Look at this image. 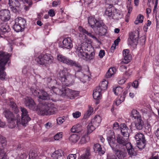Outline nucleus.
<instances>
[{
    "mask_svg": "<svg viewBox=\"0 0 159 159\" xmlns=\"http://www.w3.org/2000/svg\"><path fill=\"white\" fill-rule=\"evenodd\" d=\"M75 48V52L79 58L86 61L90 60L93 58L94 52H91L89 55L87 52V51H89L92 49L90 43L84 42L81 44L76 45Z\"/></svg>",
    "mask_w": 159,
    "mask_h": 159,
    "instance_id": "nucleus-1",
    "label": "nucleus"
},
{
    "mask_svg": "<svg viewBox=\"0 0 159 159\" xmlns=\"http://www.w3.org/2000/svg\"><path fill=\"white\" fill-rule=\"evenodd\" d=\"M59 80L61 81L63 86H69L74 83L75 78L74 75L72 71L66 68H64L61 70L57 75Z\"/></svg>",
    "mask_w": 159,
    "mask_h": 159,
    "instance_id": "nucleus-2",
    "label": "nucleus"
},
{
    "mask_svg": "<svg viewBox=\"0 0 159 159\" xmlns=\"http://www.w3.org/2000/svg\"><path fill=\"white\" fill-rule=\"evenodd\" d=\"M36 111L39 115L48 116L54 114L57 109L53 103L49 102H46L39 106Z\"/></svg>",
    "mask_w": 159,
    "mask_h": 159,
    "instance_id": "nucleus-3",
    "label": "nucleus"
},
{
    "mask_svg": "<svg viewBox=\"0 0 159 159\" xmlns=\"http://www.w3.org/2000/svg\"><path fill=\"white\" fill-rule=\"evenodd\" d=\"M11 56L7 53L3 51L0 52V80H4L5 79L6 73L4 70L5 66Z\"/></svg>",
    "mask_w": 159,
    "mask_h": 159,
    "instance_id": "nucleus-4",
    "label": "nucleus"
},
{
    "mask_svg": "<svg viewBox=\"0 0 159 159\" xmlns=\"http://www.w3.org/2000/svg\"><path fill=\"white\" fill-rule=\"evenodd\" d=\"M35 60L39 64L47 66L53 63L54 58L50 54H41Z\"/></svg>",
    "mask_w": 159,
    "mask_h": 159,
    "instance_id": "nucleus-5",
    "label": "nucleus"
},
{
    "mask_svg": "<svg viewBox=\"0 0 159 159\" xmlns=\"http://www.w3.org/2000/svg\"><path fill=\"white\" fill-rule=\"evenodd\" d=\"M33 95L38 97L39 99L42 100H51L53 101H55L56 100L51 98V96L44 90H39L35 86L31 87L30 89Z\"/></svg>",
    "mask_w": 159,
    "mask_h": 159,
    "instance_id": "nucleus-6",
    "label": "nucleus"
},
{
    "mask_svg": "<svg viewBox=\"0 0 159 159\" xmlns=\"http://www.w3.org/2000/svg\"><path fill=\"white\" fill-rule=\"evenodd\" d=\"M47 80L48 83V85L49 89H51V92L52 93H54L56 95H60L57 93L59 91L63 90L64 88L62 87L61 86L59 85V84H57L56 80H52L51 78H48Z\"/></svg>",
    "mask_w": 159,
    "mask_h": 159,
    "instance_id": "nucleus-7",
    "label": "nucleus"
},
{
    "mask_svg": "<svg viewBox=\"0 0 159 159\" xmlns=\"http://www.w3.org/2000/svg\"><path fill=\"white\" fill-rule=\"evenodd\" d=\"M21 112V117L20 120L17 119L16 124L18 126L22 124L24 126H26L28 122L30 120V118L28 114V112L27 110L24 108L20 107Z\"/></svg>",
    "mask_w": 159,
    "mask_h": 159,
    "instance_id": "nucleus-8",
    "label": "nucleus"
},
{
    "mask_svg": "<svg viewBox=\"0 0 159 159\" xmlns=\"http://www.w3.org/2000/svg\"><path fill=\"white\" fill-rule=\"evenodd\" d=\"M3 115L10 123L9 127L12 128L16 125V118L15 116L9 110L6 109L3 112Z\"/></svg>",
    "mask_w": 159,
    "mask_h": 159,
    "instance_id": "nucleus-9",
    "label": "nucleus"
},
{
    "mask_svg": "<svg viewBox=\"0 0 159 159\" xmlns=\"http://www.w3.org/2000/svg\"><path fill=\"white\" fill-rule=\"evenodd\" d=\"M139 32L138 30L131 32L129 34L128 39L129 45L131 46L136 45L139 39Z\"/></svg>",
    "mask_w": 159,
    "mask_h": 159,
    "instance_id": "nucleus-10",
    "label": "nucleus"
},
{
    "mask_svg": "<svg viewBox=\"0 0 159 159\" xmlns=\"http://www.w3.org/2000/svg\"><path fill=\"white\" fill-rule=\"evenodd\" d=\"M76 92L68 88H64L63 90L59 91L57 93L62 97L67 96L71 99L76 95Z\"/></svg>",
    "mask_w": 159,
    "mask_h": 159,
    "instance_id": "nucleus-11",
    "label": "nucleus"
},
{
    "mask_svg": "<svg viewBox=\"0 0 159 159\" xmlns=\"http://www.w3.org/2000/svg\"><path fill=\"white\" fill-rule=\"evenodd\" d=\"M89 24L91 27L96 30V28H100L102 26V22L101 21H98L94 17L90 16L88 18Z\"/></svg>",
    "mask_w": 159,
    "mask_h": 159,
    "instance_id": "nucleus-12",
    "label": "nucleus"
},
{
    "mask_svg": "<svg viewBox=\"0 0 159 159\" xmlns=\"http://www.w3.org/2000/svg\"><path fill=\"white\" fill-rule=\"evenodd\" d=\"M59 46L63 49L66 48L68 49H71L73 47V44L71 39L70 38H65L62 42L59 43Z\"/></svg>",
    "mask_w": 159,
    "mask_h": 159,
    "instance_id": "nucleus-13",
    "label": "nucleus"
},
{
    "mask_svg": "<svg viewBox=\"0 0 159 159\" xmlns=\"http://www.w3.org/2000/svg\"><path fill=\"white\" fill-rule=\"evenodd\" d=\"M108 143L112 150L113 151H116L117 149V148H119V145H117L115 139V137L114 134L113 133L108 136L107 138Z\"/></svg>",
    "mask_w": 159,
    "mask_h": 159,
    "instance_id": "nucleus-14",
    "label": "nucleus"
},
{
    "mask_svg": "<svg viewBox=\"0 0 159 159\" xmlns=\"http://www.w3.org/2000/svg\"><path fill=\"white\" fill-rule=\"evenodd\" d=\"M24 100V103L26 107L32 110L36 109V104L31 98L26 97Z\"/></svg>",
    "mask_w": 159,
    "mask_h": 159,
    "instance_id": "nucleus-15",
    "label": "nucleus"
},
{
    "mask_svg": "<svg viewBox=\"0 0 159 159\" xmlns=\"http://www.w3.org/2000/svg\"><path fill=\"white\" fill-rule=\"evenodd\" d=\"M72 72H74L73 75L75 77L78 78L80 79V81L84 83L86 82V80H89V77L88 76L84 75L82 72L80 71L75 72L74 70H72Z\"/></svg>",
    "mask_w": 159,
    "mask_h": 159,
    "instance_id": "nucleus-16",
    "label": "nucleus"
},
{
    "mask_svg": "<svg viewBox=\"0 0 159 159\" xmlns=\"http://www.w3.org/2000/svg\"><path fill=\"white\" fill-rule=\"evenodd\" d=\"M121 135L118 134L116 136V140L118 143L123 146L125 145L128 143L129 136L126 135Z\"/></svg>",
    "mask_w": 159,
    "mask_h": 159,
    "instance_id": "nucleus-17",
    "label": "nucleus"
},
{
    "mask_svg": "<svg viewBox=\"0 0 159 159\" xmlns=\"http://www.w3.org/2000/svg\"><path fill=\"white\" fill-rule=\"evenodd\" d=\"M8 4L12 10H18L20 6V4L17 0H9Z\"/></svg>",
    "mask_w": 159,
    "mask_h": 159,
    "instance_id": "nucleus-18",
    "label": "nucleus"
},
{
    "mask_svg": "<svg viewBox=\"0 0 159 159\" xmlns=\"http://www.w3.org/2000/svg\"><path fill=\"white\" fill-rule=\"evenodd\" d=\"M129 51L126 49L124 50L123 52L124 59L123 62L125 63H127L132 59L131 56L129 54Z\"/></svg>",
    "mask_w": 159,
    "mask_h": 159,
    "instance_id": "nucleus-19",
    "label": "nucleus"
},
{
    "mask_svg": "<svg viewBox=\"0 0 159 159\" xmlns=\"http://www.w3.org/2000/svg\"><path fill=\"white\" fill-rule=\"evenodd\" d=\"M120 129L121 132L123 135H126L129 136L130 130L125 123L120 124Z\"/></svg>",
    "mask_w": 159,
    "mask_h": 159,
    "instance_id": "nucleus-20",
    "label": "nucleus"
},
{
    "mask_svg": "<svg viewBox=\"0 0 159 159\" xmlns=\"http://www.w3.org/2000/svg\"><path fill=\"white\" fill-rule=\"evenodd\" d=\"M102 91L100 87H97L93 92V98L97 100L100 99L101 98Z\"/></svg>",
    "mask_w": 159,
    "mask_h": 159,
    "instance_id": "nucleus-21",
    "label": "nucleus"
},
{
    "mask_svg": "<svg viewBox=\"0 0 159 159\" xmlns=\"http://www.w3.org/2000/svg\"><path fill=\"white\" fill-rule=\"evenodd\" d=\"M126 147L129 155L131 157L135 156L136 155V152L132 148V146L130 143H128L126 144Z\"/></svg>",
    "mask_w": 159,
    "mask_h": 159,
    "instance_id": "nucleus-22",
    "label": "nucleus"
},
{
    "mask_svg": "<svg viewBox=\"0 0 159 159\" xmlns=\"http://www.w3.org/2000/svg\"><path fill=\"white\" fill-rule=\"evenodd\" d=\"M101 117L99 115H96L92 119L90 122L96 127H98L101 122Z\"/></svg>",
    "mask_w": 159,
    "mask_h": 159,
    "instance_id": "nucleus-23",
    "label": "nucleus"
},
{
    "mask_svg": "<svg viewBox=\"0 0 159 159\" xmlns=\"http://www.w3.org/2000/svg\"><path fill=\"white\" fill-rule=\"evenodd\" d=\"M57 58L59 61L68 65L70 60L68 58L60 54L57 55Z\"/></svg>",
    "mask_w": 159,
    "mask_h": 159,
    "instance_id": "nucleus-24",
    "label": "nucleus"
},
{
    "mask_svg": "<svg viewBox=\"0 0 159 159\" xmlns=\"http://www.w3.org/2000/svg\"><path fill=\"white\" fill-rule=\"evenodd\" d=\"M118 148H116L117 150L116 151H114L115 152L116 154L119 159H125V157L126 155V152H125L124 150H119Z\"/></svg>",
    "mask_w": 159,
    "mask_h": 159,
    "instance_id": "nucleus-25",
    "label": "nucleus"
},
{
    "mask_svg": "<svg viewBox=\"0 0 159 159\" xmlns=\"http://www.w3.org/2000/svg\"><path fill=\"white\" fill-rule=\"evenodd\" d=\"M15 22H16V23H18L24 28L26 25V20L25 19L21 17H18L16 18L15 20Z\"/></svg>",
    "mask_w": 159,
    "mask_h": 159,
    "instance_id": "nucleus-26",
    "label": "nucleus"
},
{
    "mask_svg": "<svg viewBox=\"0 0 159 159\" xmlns=\"http://www.w3.org/2000/svg\"><path fill=\"white\" fill-rule=\"evenodd\" d=\"M135 122V126L137 129L141 130L142 129L143 122L141 118L136 120Z\"/></svg>",
    "mask_w": 159,
    "mask_h": 159,
    "instance_id": "nucleus-27",
    "label": "nucleus"
},
{
    "mask_svg": "<svg viewBox=\"0 0 159 159\" xmlns=\"http://www.w3.org/2000/svg\"><path fill=\"white\" fill-rule=\"evenodd\" d=\"M63 153L61 150H57L54 152L51 155V157L54 159H57L61 156Z\"/></svg>",
    "mask_w": 159,
    "mask_h": 159,
    "instance_id": "nucleus-28",
    "label": "nucleus"
},
{
    "mask_svg": "<svg viewBox=\"0 0 159 159\" xmlns=\"http://www.w3.org/2000/svg\"><path fill=\"white\" fill-rule=\"evenodd\" d=\"M130 116L132 118L137 120L141 118V116L139 112L136 110H133L131 113Z\"/></svg>",
    "mask_w": 159,
    "mask_h": 159,
    "instance_id": "nucleus-29",
    "label": "nucleus"
},
{
    "mask_svg": "<svg viewBox=\"0 0 159 159\" xmlns=\"http://www.w3.org/2000/svg\"><path fill=\"white\" fill-rule=\"evenodd\" d=\"M93 149L95 152H98L100 155H102L104 154L105 152L102 150V148L101 145L98 143L95 144L93 147Z\"/></svg>",
    "mask_w": 159,
    "mask_h": 159,
    "instance_id": "nucleus-30",
    "label": "nucleus"
},
{
    "mask_svg": "<svg viewBox=\"0 0 159 159\" xmlns=\"http://www.w3.org/2000/svg\"><path fill=\"white\" fill-rule=\"evenodd\" d=\"M82 129L81 125L80 124H77L74 125L71 128V130L72 132L79 133Z\"/></svg>",
    "mask_w": 159,
    "mask_h": 159,
    "instance_id": "nucleus-31",
    "label": "nucleus"
},
{
    "mask_svg": "<svg viewBox=\"0 0 159 159\" xmlns=\"http://www.w3.org/2000/svg\"><path fill=\"white\" fill-rule=\"evenodd\" d=\"M0 29L1 31L4 33L9 32L10 30L9 26L4 23L0 25Z\"/></svg>",
    "mask_w": 159,
    "mask_h": 159,
    "instance_id": "nucleus-32",
    "label": "nucleus"
},
{
    "mask_svg": "<svg viewBox=\"0 0 159 159\" xmlns=\"http://www.w3.org/2000/svg\"><path fill=\"white\" fill-rule=\"evenodd\" d=\"M116 69L114 67L111 68L109 69L106 74L107 78H109L111 77L112 75L116 73Z\"/></svg>",
    "mask_w": 159,
    "mask_h": 159,
    "instance_id": "nucleus-33",
    "label": "nucleus"
},
{
    "mask_svg": "<svg viewBox=\"0 0 159 159\" xmlns=\"http://www.w3.org/2000/svg\"><path fill=\"white\" fill-rule=\"evenodd\" d=\"M78 30L79 31L81 32L84 34H85L88 36L91 37L92 38L96 39V37L93 35L92 34L88 32L85 30L81 26H79L78 28Z\"/></svg>",
    "mask_w": 159,
    "mask_h": 159,
    "instance_id": "nucleus-34",
    "label": "nucleus"
},
{
    "mask_svg": "<svg viewBox=\"0 0 159 159\" xmlns=\"http://www.w3.org/2000/svg\"><path fill=\"white\" fill-rule=\"evenodd\" d=\"M108 84V82L107 81L105 80H103L100 84L98 87H100V89L102 91L105 90L107 88Z\"/></svg>",
    "mask_w": 159,
    "mask_h": 159,
    "instance_id": "nucleus-35",
    "label": "nucleus"
},
{
    "mask_svg": "<svg viewBox=\"0 0 159 159\" xmlns=\"http://www.w3.org/2000/svg\"><path fill=\"white\" fill-rule=\"evenodd\" d=\"M113 91L114 93L116 95L120 96V94H121L123 90L122 88L120 87H117L113 88Z\"/></svg>",
    "mask_w": 159,
    "mask_h": 159,
    "instance_id": "nucleus-36",
    "label": "nucleus"
},
{
    "mask_svg": "<svg viewBox=\"0 0 159 159\" xmlns=\"http://www.w3.org/2000/svg\"><path fill=\"white\" fill-rule=\"evenodd\" d=\"M68 65L72 66H75L76 67L79 68V70H81V66L78 62L70 59Z\"/></svg>",
    "mask_w": 159,
    "mask_h": 159,
    "instance_id": "nucleus-37",
    "label": "nucleus"
},
{
    "mask_svg": "<svg viewBox=\"0 0 159 159\" xmlns=\"http://www.w3.org/2000/svg\"><path fill=\"white\" fill-rule=\"evenodd\" d=\"M25 156V155L22 154L20 157V159H22ZM0 157H2L1 159H6V155L3 149L0 148ZM16 159H18L17 158Z\"/></svg>",
    "mask_w": 159,
    "mask_h": 159,
    "instance_id": "nucleus-38",
    "label": "nucleus"
},
{
    "mask_svg": "<svg viewBox=\"0 0 159 159\" xmlns=\"http://www.w3.org/2000/svg\"><path fill=\"white\" fill-rule=\"evenodd\" d=\"M91 158L89 150H87L86 152L82 155L78 159H90Z\"/></svg>",
    "mask_w": 159,
    "mask_h": 159,
    "instance_id": "nucleus-39",
    "label": "nucleus"
},
{
    "mask_svg": "<svg viewBox=\"0 0 159 159\" xmlns=\"http://www.w3.org/2000/svg\"><path fill=\"white\" fill-rule=\"evenodd\" d=\"M80 137L77 135L73 134L70 136L69 140L73 143H76L79 139Z\"/></svg>",
    "mask_w": 159,
    "mask_h": 159,
    "instance_id": "nucleus-40",
    "label": "nucleus"
},
{
    "mask_svg": "<svg viewBox=\"0 0 159 159\" xmlns=\"http://www.w3.org/2000/svg\"><path fill=\"white\" fill-rule=\"evenodd\" d=\"M10 105L11 106L12 110L14 111L15 113H17L18 112V109L17 107L16 104L13 101L12 99H10Z\"/></svg>",
    "mask_w": 159,
    "mask_h": 159,
    "instance_id": "nucleus-41",
    "label": "nucleus"
},
{
    "mask_svg": "<svg viewBox=\"0 0 159 159\" xmlns=\"http://www.w3.org/2000/svg\"><path fill=\"white\" fill-rule=\"evenodd\" d=\"M88 109L84 114V117L85 118L89 117L92 113L93 111V108L92 107L90 106H89Z\"/></svg>",
    "mask_w": 159,
    "mask_h": 159,
    "instance_id": "nucleus-42",
    "label": "nucleus"
},
{
    "mask_svg": "<svg viewBox=\"0 0 159 159\" xmlns=\"http://www.w3.org/2000/svg\"><path fill=\"white\" fill-rule=\"evenodd\" d=\"M96 127L92 124V123L90 122L87 126L88 133H92Z\"/></svg>",
    "mask_w": 159,
    "mask_h": 159,
    "instance_id": "nucleus-43",
    "label": "nucleus"
},
{
    "mask_svg": "<svg viewBox=\"0 0 159 159\" xmlns=\"http://www.w3.org/2000/svg\"><path fill=\"white\" fill-rule=\"evenodd\" d=\"M135 139L137 142L145 140L144 135L140 133H138L136 135Z\"/></svg>",
    "mask_w": 159,
    "mask_h": 159,
    "instance_id": "nucleus-44",
    "label": "nucleus"
},
{
    "mask_svg": "<svg viewBox=\"0 0 159 159\" xmlns=\"http://www.w3.org/2000/svg\"><path fill=\"white\" fill-rule=\"evenodd\" d=\"M13 29L16 32H19L23 31L24 28H22L18 23H16V22H15V24L13 26Z\"/></svg>",
    "mask_w": 159,
    "mask_h": 159,
    "instance_id": "nucleus-45",
    "label": "nucleus"
},
{
    "mask_svg": "<svg viewBox=\"0 0 159 159\" xmlns=\"http://www.w3.org/2000/svg\"><path fill=\"white\" fill-rule=\"evenodd\" d=\"M125 100L124 97L119 96L114 102L116 105L118 106L124 101Z\"/></svg>",
    "mask_w": 159,
    "mask_h": 159,
    "instance_id": "nucleus-46",
    "label": "nucleus"
},
{
    "mask_svg": "<svg viewBox=\"0 0 159 159\" xmlns=\"http://www.w3.org/2000/svg\"><path fill=\"white\" fill-rule=\"evenodd\" d=\"M89 139V138L87 135H83L81 138L80 143L81 144H84L87 142Z\"/></svg>",
    "mask_w": 159,
    "mask_h": 159,
    "instance_id": "nucleus-47",
    "label": "nucleus"
},
{
    "mask_svg": "<svg viewBox=\"0 0 159 159\" xmlns=\"http://www.w3.org/2000/svg\"><path fill=\"white\" fill-rule=\"evenodd\" d=\"M143 15L139 14V15L134 21V23L136 25H138L139 23H142L143 21Z\"/></svg>",
    "mask_w": 159,
    "mask_h": 159,
    "instance_id": "nucleus-48",
    "label": "nucleus"
},
{
    "mask_svg": "<svg viewBox=\"0 0 159 159\" xmlns=\"http://www.w3.org/2000/svg\"><path fill=\"white\" fill-rule=\"evenodd\" d=\"M145 140L140 141L137 142V147L140 149L144 148L145 146Z\"/></svg>",
    "mask_w": 159,
    "mask_h": 159,
    "instance_id": "nucleus-49",
    "label": "nucleus"
},
{
    "mask_svg": "<svg viewBox=\"0 0 159 159\" xmlns=\"http://www.w3.org/2000/svg\"><path fill=\"white\" fill-rule=\"evenodd\" d=\"M0 143L2 145L3 147H4L7 145V142L5 137L0 134Z\"/></svg>",
    "mask_w": 159,
    "mask_h": 159,
    "instance_id": "nucleus-50",
    "label": "nucleus"
},
{
    "mask_svg": "<svg viewBox=\"0 0 159 159\" xmlns=\"http://www.w3.org/2000/svg\"><path fill=\"white\" fill-rule=\"evenodd\" d=\"M104 16L108 17L109 18H113L114 14L112 11H105Z\"/></svg>",
    "mask_w": 159,
    "mask_h": 159,
    "instance_id": "nucleus-51",
    "label": "nucleus"
},
{
    "mask_svg": "<svg viewBox=\"0 0 159 159\" xmlns=\"http://www.w3.org/2000/svg\"><path fill=\"white\" fill-rule=\"evenodd\" d=\"M63 133L59 132L56 134L54 136V139L56 140H60L62 137Z\"/></svg>",
    "mask_w": 159,
    "mask_h": 159,
    "instance_id": "nucleus-52",
    "label": "nucleus"
},
{
    "mask_svg": "<svg viewBox=\"0 0 159 159\" xmlns=\"http://www.w3.org/2000/svg\"><path fill=\"white\" fill-rule=\"evenodd\" d=\"M120 39L119 37L114 41V44H113L111 47V49L114 50L115 49L116 46L119 43L120 41Z\"/></svg>",
    "mask_w": 159,
    "mask_h": 159,
    "instance_id": "nucleus-53",
    "label": "nucleus"
},
{
    "mask_svg": "<svg viewBox=\"0 0 159 159\" xmlns=\"http://www.w3.org/2000/svg\"><path fill=\"white\" fill-rule=\"evenodd\" d=\"M105 7L106 10H107L108 9H110L111 10H114V9L115 10H117L115 8L112 4H106L105 5Z\"/></svg>",
    "mask_w": 159,
    "mask_h": 159,
    "instance_id": "nucleus-54",
    "label": "nucleus"
},
{
    "mask_svg": "<svg viewBox=\"0 0 159 159\" xmlns=\"http://www.w3.org/2000/svg\"><path fill=\"white\" fill-rule=\"evenodd\" d=\"M6 11L4 15V17L6 20H9L10 18L9 11Z\"/></svg>",
    "mask_w": 159,
    "mask_h": 159,
    "instance_id": "nucleus-55",
    "label": "nucleus"
},
{
    "mask_svg": "<svg viewBox=\"0 0 159 159\" xmlns=\"http://www.w3.org/2000/svg\"><path fill=\"white\" fill-rule=\"evenodd\" d=\"M65 121V119L62 117H58L57 119V123L58 125L61 124Z\"/></svg>",
    "mask_w": 159,
    "mask_h": 159,
    "instance_id": "nucleus-56",
    "label": "nucleus"
},
{
    "mask_svg": "<svg viewBox=\"0 0 159 159\" xmlns=\"http://www.w3.org/2000/svg\"><path fill=\"white\" fill-rule=\"evenodd\" d=\"M81 115V113L79 111H76L72 113V115L74 118H77L79 117Z\"/></svg>",
    "mask_w": 159,
    "mask_h": 159,
    "instance_id": "nucleus-57",
    "label": "nucleus"
},
{
    "mask_svg": "<svg viewBox=\"0 0 159 159\" xmlns=\"http://www.w3.org/2000/svg\"><path fill=\"white\" fill-rule=\"evenodd\" d=\"M131 0H128L127 2V7L128 10H132L133 9L131 4Z\"/></svg>",
    "mask_w": 159,
    "mask_h": 159,
    "instance_id": "nucleus-58",
    "label": "nucleus"
},
{
    "mask_svg": "<svg viewBox=\"0 0 159 159\" xmlns=\"http://www.w3.org/2000/svg\"><path fill=\"white\" fill-rule=\"evenodd\" d=\"M44 126L47 129H49L52 126V125L51 122H48L44 124Z\"/></svg>",
    "mask_w": 159,
    "mask_h": 159,
    "instance_id": "nucleus-59",
    "label": "nucleus"
},
{
    "mask_svg": "<svg viewBox=\"0 0 159 159\" xmlns=\"http://www.w3.org/2000/svg\"><path fill=\"white\" fill-rule=\"evenodd\" d=\"M126 79L123 77L122 78H119L118 80V83L120 84H124L125 82Z\"/></svg>",
    "mask_w": 159,
    "mask_h": 159,
    "instance_id": "nucleus-60",
    "label": "nucleus"
},
{
    "mask_svg": "<svg viewBox=\"0 0 159 159\" xmlns=\"http://www.w3.org/2000/svg\"><path fill=\"white\" fill-rule=\"evenodd\" d=\"M76 156L75 154H70L67 157V159H76Z\"/></svg>",
    "mask_w": 159,
    "mask_h": 159,
    "instance_id": "nucleus-61",
    "label": "nucleus"
},
{
    "mask_svg": "<svg viewBox=\"0 0 159 159\" xmlns=\"http://www.w3.org/2000/svg\"><path fill=\"white\" fill-rule=\"evenodd\" d=\"M37 155L33 152L30 153L29 154V157L32 159H36V157Z\"/></svg>",
    "mask_w": 159,
    "mask_h": 159,
    "instance_id": "nucleus-62",
    "label": "nucleus"
},
{
    "mask_svg": "<svg viewBox=\"0 0 159 159\" xmlns=\"http://www.w3.org/2000/svg\"><path fill=\"white\" fill-rule=\"evenodd\" d=\"M139 85V83L138 81H134L132 84V86L135 88H137Z\"/></svg>",
    "mask_w": 159,
    "mask_h": 159,
    "instance_id": "nucleus-63",
    "label": "nucleus"
},
{
    "mask_svg": "<svg viewBox=\"0 0 159 159\" xmlns=\"http://www.w3.org/2000/svg\"><path fill=\"white\" fill-rule=\"evenodd\" d=\"M120 125L117 122H115L113 125V128L115 130H116L119 128Z\"/></svg>",
    "mask_w": 159,
    "mask_h": 159,
    "instance_id": "nucleus-64",
    "label": "nucleus"
}]
</instances>
